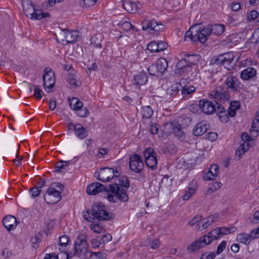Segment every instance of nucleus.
Segmentation results:
<instances>
[{
    "label": "nucleus",
    "instance_id": "27",
    "mask_svg": "<svg viewBox=\"0 0 259 259\" xmlns=\"http://www.w3.org/2000/svg\"><path fill=\"white\" fill-rule=\"evenodd\" d=\"M208 71L211 74L217 73L221 70V65L218 61L217 58L214 60H211L208 66Z\"/></svg>",
    "mask_w": 259,
    "mask_h": 259
},
{
    "label": "nucleus",
    "instance_id": "2",
    "mask_svg": "<svg viewBox=\"0 0 259 259\" xmlns=\"http://www.w3.org/2000/svg\"><path fill=\"white\" fill-rule=\"evenodd\" d=\"M84 218L89 221L96 218L98 220H108L114 218V215L112 213H109L105 210V206L101 203L94 204L91 210L87 211L83 214Z\"/></svg>",
    "mask_w": 259,
    "mask_h": 259
},
{
    "label": "nucleus",
    "instance_id": "32",
    "mask_svg": "<svg viewBox=\"0 0 259 259\" xmlns=\"http://www.w3.org/2000/svg\"><path fill=\"white\" fill-rule=\"evenodd\" d=\"M69 161L61 160L57 162L55 167V171L59 172H63L65 170L66 167L69 165Z\"/></svg>",
    "mask_w": 259,
    "mask_h": 259
},
{
    "label": "nucleus",
    "instance_id": "53",
    "mask_svg": "<svg viewBox=\"0 0 259 259\" xmlns=\"http://www.w3.org/2000/svg\"><path fill=\"white\" fill-rule=\"evenodd\" d=\"M118 25L120 26L125 31H128L131 30L133 27V25L131 24V23L127 21H125L122 24L119 23Z\"/></svg>",
    "mask_w": 259,
    "mask_h": 259
},
{
    "label": "nucleus",
    "instance_id": "24",
    "mask_svg": "<svg viewBox=\"0 0 259 259\" xmlns=\"http://www.w3.org/2000/svg\"><path fill=\"white\" fill-rule=\"evenodd\" d=\"M228 88L233 91H237L239 87V83L237 77L233 76H228L226 81Z\"/></svg>",
    "mask_w": 259,
    "mask_h": 259
},
{
    "label": "nucleus",
    "instance_id": "41",
    "mask_svg": "<svg viewBox=\"0 0 259 259\" xmlns=\"http://www.w3.org/2000/svg\"><path fill=\"white\" fill-rule=\"evenodd\" d=\"M90 229L95 233L101 234L105 231L104 227L99 224H92L90 226Z\"/></svg>",
    "mask_w": 259,
    "mask_h": 259
},
{
    "label": "nucleus",
    "instance_id": "43",
    "mask_svg": "<svg viewBox=\"0 0 259 259\" xmlns=\"http://www.w3.org/2000/svg\"><path fill=\"white\" fill-rule=\"evenodd\" d=\"M222 186V184L219 182H215L209 185L207 190L208 194H211Z\"/></svg>",
    "mask_w": 259,
    "mask_h": 259
},
{
    "label": "nucleus",
    "instance_id": "17",
    "mask_svg": "<svg viewBox=\"0 0 259 259\" xmlns=\"http://www.w3.org/2000/svg\"><path fill=\"white\" fill-rule=\"evenodd\" d=\"M209 96L220 102L226 101L229 99V94L221 88H218L215 90L211 91L209 94Z\"/></svg>",
    "mask_w": 259,
    "mask_h": 259
},
{
    "label": "nucleus",
    "instance_id": "15",
    "mask_svg": "<svg viewBox=\"0 0 259 259\" xmlns=\"http://www.w3.org/2000/svg\"><path fill=\"white\" fill-rule=\"evenodd\" d=\"M199 106L201 111L206 114H211L215 111V105L205 99L200 100Z\"/></svg>",
    "mask_w": 259,
    "mask_h": 259
},
{
    "label": "nucleus",
    "instance_id": "28",
    "mask_svg": "<svg viewBox=\"0 0 259 259\" xmlns=\"http://www.w3.org/2000/svg\"><path fill=\"white\" fill-rule=\"evenodd\" d=\"M199 56L193 54V55H185L184 59L188 64V67L190 69L192 66L196 64L199 61Z\"/></svg>",
    "mask_w": 259,
    "mask_h": 259
},
{
    "label": "nucleus",
    "instance_id": "51",
    "mask_svg": "<svg viewBox=\"0 0 259 259\" xmlns=\"http://www.w3.org/2000/svg\"><path fill=\"white\" fill-rule=\"evenodd\" d=\"M147 49L151 52H158L156 41H152L148 45Z\"/></svg>",
    "mask_w": 259,
    "mask_h": 259
},
{
    "label": "nucleus",
    "instance_id": "33",
    "mask_svg": "<svg viewBox=\"0 0 259 259\" xmlns=\"http://www.w3.org/2000/svg\"><path fill=\"white\" fill-rule=\"evenodd\" d=\"M69 104L71 108L75 111L83 106L82 102L76 98H72L71 99H69Z\"/></svg>",
    "mask_w": 259,
    "mask_h": 259
},
{
    "label": "nucleus",
    "instance_id": "9",
    "mask_svg": "<svg viewBox=\"0 0 259 259\" xmlns=\"http://www.w3.org/2000/svg\"><path fill=\"white\" fill-rule=\"evenodd\" d=\"M129 166L132 171L140 173L144 168V163L140 156L137 154H132L129 158Z\"/></svg>",
    "mask_w": 259,
    "mask_h": 259
},
{
    "label": "nucleus",
    "instance_id": "7",
    "mask_svg": "<svg viewBox=\"0 0 259 259\" xmlns=\"http://www.w3.org/2000/svg\"><path fill=\"white\" fill-rule=\"evenodd\" d=\"M78 33L77 31L63 29L58 33V39L63 44L73 43L77 41L79 37Z\"/></svg>",
    "mask_w": 259,
    "mask_h": 259
},
{
    "label": "nucleus",
    "instance_id": "30",
    "mask_svg": "<svg viewBox=\"0 0 259 259\" xmlns=\"http://www.w3.org/2000/svg\"><path fill=\"white\" fill-rule=\"evenodd\" d=\"M249 149V144L243 143L239 147L236 151V159L239 160L240 159L242 155L244 154Z\"/></svg>",
    "mask_w": 259,
    "mask_h": 259
},
{
    "label": "nucleus",
    "instance_id": "60",
    "mask_svg": "<svg viewBox=\"0 0 259 259\" xmlns=\"http://www.w3.org/2000/svg\"><path fill=\"white\" fill-rule=\"evenodd\" d=\"M30 191L31 192V197L35 198L39 195L41 190H39L38 187H37L31 188Z\"/></svg>",
    "mask_w": 259,
    "mask_h": 259
},
{
    "label": "nucleus",
    "instance_id": "20",
    "mask_svg": "<svg viewBox=\"0 0 259 259\" xmlns=\"http://www.w3.org/2000/svg\"><path fill=\"white\" fill-rule=\"evenodd\" d=\"M209 127L207 121L202 120L198 122L194 126L193 133L195 136H200L207 132Z\"/></svg>",
    "mask_w": 259,
    "mask_h": 259
},
{
    "label": "nucleus",
    "instance_id": "47",
    "mask_svg": "<svg viewBox=\"0 0 259 259\" xmlns=\"http://www.w3.org/2000/svg\"><path fill=\"white\" fill-rule=\"evenodd\" d=\"M75 111L77 114L81 117L87 116L90 113L87 108L83 107V106L82 107L79 108V109L76 110Z\"/></svg>",
    "mask_w": 259,
    "mask_h": 259
},
{
    "label": "nucleus",
    "instance_id": "61",
    "mask_svg": "<svg viewBox=\"0 0 259 259\" xmlns=\"http://www.w3.org/2000/svg\"><path fill=\"white\" fill-rule=\"evenodd\" d=\"M201 220V215H197L193 219L191 220L189 222V224L191 226H194L196 224L199 223Z\"/></svg>",
    "mask_w": 259,
    "mask_h": 259
},
{
    "label": "nucleus",
    "instance_id": "21",
    "mask_svg": "<svg viewBox=\"0 0 259 259\" xmlns=\"http://www.w3.org/2000/svg\"><path fill=\"white\" fill-rule=\"evenodd\" d=\"M3 223L8 231L14 230L17 225L16 218L11 215L6 216L3 219Z\"/></svg>",
    "mask_w": 259,
    "mask_h": 259
},
{
    "label": "nucleus",
    "instance_id": "55",
    "mask_svg": "<svg viewBox=\"0 0 259 259\" xmlns=\"http://www.w3.org/2000/svg\"><path fill=\"white\" fill-rule=\"evenodd\" d=\"M214 221L213 217H209L208 218V220L203 223L202 225V229H205L209 226Z\"/></svg>",
    "mask_w": 259,
    "mask_h": 259
},
{
    "label": "nucleus",
    "instance_id": "13",
    "mask_svg": "<svg viewBox=\"0 0 259 259\" xmlns=\"http://www.w3.org/2000/svg\"><path fill=\"white\" fill-rule=\"evenodd\" d=\"M142 29L144 30H150L160 31L164 28V25L162 23H158L154 20L145 19L142 22Z\"/></svg>",
    "mask_w": 259,
    "mask_h": 259
},
{
    "label": "nucleus",
    "instance_id": "50",
    "mask_svg": "<svg viewBox=\"0 0 259 259\" xmlns=\"http://www.w3.org/2000/svg\"><path fill=\"white\" fill-rule=\"evenodd\" d=\"M34 96L37 99L40 100L42 97V92L39 89V87L37 85H35L34 86Z\"/></svg>",
    "mask_w": 259,
    "mask_h": 259
},
{
    "label": "nucleus",
    "instance_id": "46",
    "mask_svg": "<svg viewBox=\"0 0 259 259\" xmlns=\"http://www.w3.org/2000/svg\"><path fill=\"white\" fill-rule=\"evenodd\" d=\"M195 91V88L192 85H185L182 90V94L185 96L189 95Z\"/></svg>",
    "mask_w": 259,
    "mask_h": 259
},
{
    "label": "nucleus",
    "instance_id": "38",
    "mask_svg": "<svg viewBox=\"0 0 259 259\" xmlns=\"http://www.w3.org/2000/svg\"><path fill=\"white\" fill-rule=\"evenodd\" d=\"M178 70H181L182 72L188 71L190 68L184 58L179 60L176 66Z\"/></svg>",
    "mask_w": 259,
    "mask_h": 259
},
{
    "label": "nucleus",
    "instance_id": "63",
    "mask_svg": "<svg viewBox=\"0 0 259 259\" xmlns=\"http://www.w3.org/2000/svg\"><path fill=\"white\" fill-rule=\"evenodd\" d=\"M198 34H199V37H200V38H199V39H198V41L200 42L201 43L205 42L207 39V37L206 36H205V35H204V33H202L200 31L199 27V30H198Z\"/></svg>",
    "mask_w": 259,
    "mask_h": 259
},
{
    "label": "nucleus",
    "instance_id": "1",
    "mask_svg": "<svg viewBox=\"0 0 259 259\" xmlns=\"http://www.w3.org/2000/svg\"><path fill=\"white\" fill-rule=\"evenodd\" d=\"M130 187V182L126 177L122 176L116 178L115 183L109 185L106 190L107 198L113 203L118 202H126L128 200V196L126 189Z\"/></svg>",
    "mask_w": 259,
    "mask_h": 259
},
{
    "label": "nucleus",
    "instance_id": "6",
    "mask_svg": "<svg viewBox=\"0 0 259 259\" xmlns=\"http://www.w3.org/2000/svg\"><path fill=\"white\" fill-rule=\"evenodd\" d=\"M120 173L117 171L114 170L112 168L104 167L100 169L97 176V179L102 182H109L110 180H113V183H115V180L116 178H120Z\"/></svg>",
    "mask_w": 259,
    "mask_h": 259
},
{
    "label": "nucleus",
    "instance_id": "56",
    "mask_svg": "<svg viewBox=\"0 0 259 259\" xmlns=\"http://www.w3.org/2000/svg\"><path fill=\"white\" fill-rule=\"evenodd\" d=\"M112 239V236L110 234L106 233L104 234L101 239H100V241L103 244H105L106 242H108L111 241Z\"/></svg>",
    "mask_w": 259,
    "mask_h": 259
},
{
    "label": "nucleus",
    "instance_id": "25",
    "mask_svg": "<svg viewBox=\"0 0 259 259\" xmlns=\"http://www.w3.org/2000/svg\"><path fill=\"white\" fill-rule=\"evenodd\" d=\"M256 74V70L253 67H248L244 69L241 73L240 77L244 80H248Z\"/></svg>",
    "mask_w": 259,
    "mask_h": 259
},
{
    "label": "nucleus",
    "instance_id": "59",
    "mask_svg": "<svg viewBox=\"0 0 259 259\" xmlns=\"http://www.w3.org/2000/svg\"><path fill=\"white\" fill-rule=\"evenodd\" d=\"M226 246V242L225 241H222L217 247V253H221L225 249Z\"/></svg>",
    "mask_w": 259,
    "mask_h": 259
},
{
    "label": "nucleus",
    "instance_id": "5",
    "mask_svg": "<svg viewBox=\"0 0 259 259\" xmlns=\"http://www.w3.org/2000/svg\"><path fill=\"white\" fill-rule=\"evenodd\" d=\"M164 131L166 134H173L180 141H184L186 138L184 132L182 131L181 125L177 121L166 123Z\"/></svg>",
    "mask_w": 259,
    "mask_h": 259
},
{
    "label": "nucleus",
    "instance_id": "36",
    "mask_svg": "<svg viewBox=\"0 0 259 259\" xmlns=\"http://www.w3.org/2000/svg\"><path fill=\"white\" fill-rule=\"evenodd\" d=\"M192 184H194L193 187H189L188 191H187L183 196L184 200H187L191 197L197 189L196 182L195 181L192 182Z\"/></svg>",
    "mask_w": 259,
    "mask_h": 259
},
{
    "label": "nucleus",
    "instance_id": "49",
    "mask_svg": "<svg viewBox=\"0 0 259 259\" xmlns=\"http://www.w3.org/2000/svg\"><path fill=\"white\" fill-rule=\"evenodd\" d=\"M258 16V13L256 10H252L248 14L247 16V20L250 22L256 19Z\"/></svg>",
    "mask_w": 259,
    "mask_h": 259
},
{
    "label": "nucleus",
    "instance_id": "22",
    "mask_svg": "<svg viewBox=\"0 0 259 259\" xmlns=\"http://www.w3.org/2000/svg\"><path fill=\"white\" fill-rule=\"evenodd\" d=\"M254 231H251L250 234L242 233L237 235L236 239L238 242L244 244H248L252 240L254 239L253 233Z\"/></svg>",
    "mask_w": 259,
    "mask_h": 259
},
{
    "label": "nucleus",
    "instance_id": "18",
    "mask_svg": "<svg viewBox=\"0 0 259 259\" xmlns=\"http://www.w3.org/2000/svg\"><path fill=\"white\" fill-rule=\"evenodd\" d=\"M75 73V70H74L71 66H70L68 69V76L67 81L72 88H76L81 84V82L80 80L76 77Z\"/></svg>",
    "mask_w": 259,
    "mask_h": 259
},
{
    "label": "nucleus",
    "instance_id": "52",
    "mask_svg": "<svg viewBox=\"0 0 259 259\" xmlns=\"http://www.w3.org/2000/svg\"><path fill=\"white\" fill-rule=\"evenodd\" d=\"M217 107L215 106V111L218 114H222L226 113V110L224 107L220 104H219L217 101L215 102Z\"/></svg>",
    "mask_w": 259,
    "mask_h": 259
},
{
    "label": "nucleus",
    "instance_id": "58",
    "mask_svg": "<svg viewBox=\"0 0 259 259\" xmlns=\"http://www.w3.org/2000/svg\"><path fill=\"white\" fill-rule=\"evenodd\" d=\"M210 30L211 29L209 25L205 26L202 29H200V31L202 33H204V34L205 35V36H206L207 37L209 36L211 34Z\"/></svg>",
    "mask_w": 259,
    "mask_h": 259
},
{
    "label": "nucleus",
    "instance_id": "35",
    "mask_svg": "<svg viewBox=\"0 0 259 259\" xmlns=\"http://www.w3.org/2000/svg\"><path fill=\"white\" fill-rule=\"evenodd\" d=\"M155 64L158 67V69H159L160 71L163 74V73L166 70L168 65V63L166 60L164 58H161L158 59Z\"/></svg>",
    "mask_w": 259,
    "mask_h": 259
},
{
    "label": "nucleus",
    "instance_id": "45",
    "mask_svg": "<svg viewBox=\"0 0 259 259\" xmlns=\"http://www.w3.org/2000/svg\"><path fill=\"white\" fill-rule=\"evenodd\" d=\"M218 176L217 172H213L211 170H209L203 177V179L205 181L213 180Z\"/></svg>",
    "mask_w": 259,
    "mask_h": 259
},
{
    "label": "nucleus",
    "instance_id": "44",
    "mask_svg": "<svg viewBox=\"0 0 259 259\" xmlns=\"http://www.w3.org/2000/svg\"><path fill=\"white\" fill-rule=\"evenodd\" d=\"M85 259H103V255L101 252H92L89 251Z\"/></svg>",
    "mask_w": 259,
    "mask_h": 259
},
{
    "label": "nucleus",
    "instance_id": "23",
    "mask_svg": "<svg viewBox=\"0 0 259 259\" xmlns=\"http://www.w3.org/2000/svg\"><path fill=\"white\" fill-rule=\"evenodd\" d=\"M23 11L27 17L32 16L35 7L29 0H21Z\"/></svg>",
    "mask_w": 259,
    "mask_h": 259
},
{
    "label": "nucleus",
    "instance_id": "37",
    "mask_svg": "<svg viewBox=\"0 0 259 259\" xmlns=\"http://www.w3.org/2000/svg\"><path fill=\"white\" fill-rule=\"evenodd\" d=\"M211 33L215 35H221L224 31L225 27L223 25H210Z\"/></svg>",
    "mask_w": 259,
    "mask_h": 259
},
{
    "label": "nucleus",
    "instance_id": "42",
    "mask_svg": "<svg viewBox=\"0 0 259 259\" xmlns=\"http://www.w3.org/2000/svg\"><path fill=\"white\" fill-rule=\"evenodd\" d=\"M237 106L235 108H233L232 106L228 109V113L225 114V117H224V119L227 121L228 120V116L227 114H229L231 117H234L236 115V110L239 108V104L238 102H236Z\"/></svg>",
    "mask_w": 259,
    "mask_h": 259
},
{
    "label": "nucleus",
    "instance_id": "54",
    "mask_svg": "<svg viewBox=\"0 0 259 259\" xmlns=\"http://www.w3.org/2000/svg\"><path fill=\"white\" fill-rule=\"evenodd\" d=\"M50 187L57 189V191H59L61 193L64 189V186L59 183H53Z\"/></svg>",
    "mask_w": 259,
    "mask_h": 259
},
{
    "label": "nucleus",
    "instance_id": "16",
    "mask_svg": "<svg viewBox=\"0 0 259 259\" xmlns=\"http://www.w3.org/2000/svg\"><path fill=\"white\" fill-rule=\"evenodd\" d=\"M107 188L103 184L99 183H93L87 187V192L89 195H96L102 191H106Z\"/></svg>",
    "mask_w": 259,
    "mask_h": 259
},
{
    "label": "nucleus",
    "instance_id": "31",
    "mask_svg": "<svg viewBox=\"0 0 259 259\" xmlns=\"http://www.w3.org/2000/svg\"><path fill=\"white\" fill-rule=\"evenodd\" d=\"M32 16H31L30 18L31 19L34 20H40L43 18L48 17L50 16V15L48 13H45L40 10H36L33 11Z\"/></svg>",
    "mask_w": 259,
    "mask_h": 259
},
{
    "label": "nucleus",
    "instance_id": "12",
    "mask_svg": "<svg viewBox=\"0 0 259 259\" xmlns=\"http://www.w3.org/2000/svg\"><path fill=\"white\" fill-rule=\"evenodd\" d=\"M61 198L60 192L53 187H49L44 196L45 200L49 204L56 203L61 199Z\"/></svg>",
    "mask_w": 259,
    "mask_h": 259
},
{
    "label": "nucleus",
    "instance_id": "3",
    "mask_svg": "<svg viewBox=\"0 0 259 259\" xmlns=\"http://www.w3.org/2000/svg\"><path fill=\"white\" fill-rule=\"evenodd\" d=\"M220 232L219 228L210 231L207 235H204L192 243L188 246L187 249L192 252L198 249L209 244L213 240H217L220 237Z\"/></svg>",
    "mask_w": 259,
    "mask_h": 259
},
{
    "label": "nucleus",
    "instance_id": "62",
    "mask_svg": "<svg viewBox=\"0 0 259 259\" xmlns=\"http://www.w3.org/2000/svg\"><path fill=\"white\" fill-rule=\"evenodd\" d=\"M158 52L163 51L166 49V44L164 41H160L157 43Z\"/></svg>",
    "mask_w": 259,
    "mask_h": 259
},
{
    "label": "nucleus",
    "instance_id": "64",
    "mask_svg": "<svg viewBox=\"0 0 259 259\" xmlns=\"http://www.w3.org/2000/svg\"><path fill=\"white\" fill-rule=\"evenodd\" d=\"M99 237H98L96 238L93 239L92 240V245L94 248L98 247L100 244H102L100 240H99Z\"/></svg>",
    "mask_w": 259,
    "mask_h": 259
},
{
    "label": "nucleus",
    "instance_id": "14",
    "mask_svg": "<svg viewBox=\"0 0 259 259\" xmlns=\"http://www.w3.org/2000/svg\"><path fill=\"white\" fill-rule=\"evenodd\" d=\"M199 25L198 24L192 26L188 31L185 33V40L188 41L190 40L192 42L198 41L199 34Z\"/></svg>",
    "mask_w": 259,
    "mask_h": 259
},
{
    "label": "nucleus",
    "instance_id": "26",
    "mask_svg": "<svg viewBox=\"0 0 259 259\" xmlns=\"http://www.w3.org/2000/svg\"><path fill=\"white\" fill-rule=\"evenodd\" d=\"M74 133L80 139H84L88 136V131L80 124H76Z\"/></svg>",
    "mask_w": 259,
    "mask_h": 259
},
{
    "label": "nucleus",
    "instance_id": "57",
    "mask_svg": "<svg viewBox=\"0 0 259 259\" xmlns=\"http://www.w3.org/2000/svg\"><path fill=\"white\" fill-rule=\"evenodd\" d=\"M69 241V239L67 236L63 235L60 238L59 245L61 246H66Z\"/></svg>",
    "mask_w": 259,
    "mask_h": 259
},
{
    "label": "nucleus",
    "instance_id": "19",
    "mask_svg": "<svg viewBox=\"0 0 259 259\" xmlns=\"http://www.w3.org/2000/svg\"><path fill=\"white\" fill-rule=\"evenodd\" d=\"M122 5L123 8L130 13H135L142 6L139 2H125L123 0H122Z\"/></svg>",
    "mask_w": 259,
    "mask_h": 259
},
{
    "label": "nucleus",
    "instance_id": "34",
    "mask_svg": "<svg viewBox=\"0 0 259 259\" xmlns=\"http://www.w3.org/2000/svg\"><path fill=\"white\" fill-rule=\"evenodd\" d=\"M179 92L178 84H174L167 89L166 94L168 97H175Z\"/></svg>",
    "mask_w": 259,
    "mask_h": 259
},
{
    "label": "nucleus",
    "instance_id": "29",
    "mask_svg": "<svg viewBox=\"0 0 259 259\" xmlns=\"http://www.w3.org/2000/svg\"><path fill=\"white\" fill-rule=\"evenodd\" d=\"M147 81V77L144 72H141L139 74L135 76L134 83L137 85L144 84Z\"/></svg>",
    "mask_w": 259,
    "mask_h": 259
},
{
    "label": "nucleus",
    "instance_id": "4",
    "mask_svg": "<svg viewBox=\"0 0 259 259\" xmlns=\"http://www.w3.org/2000/svg\"><path fill=\"white\" fill-rule=\"evenodd\" d=\"M87 237L84 234H81L76 238L74 243V255H76L80 259H85L87 254L89 251Z\"/></svg>",
    "mask_w": 259,
    "mask_h": 259
},
{
    "label": "nucleus",
    "instance_id": "39",
    "mask_svg": "<svg viewBox=\"0 0 259 259\" xmlns=\"http://www.w3.org/2000/svg\"><path fill=\"white\" fill-rule=\"evenodd\" d=\"M141 112L143 118H150L153 113V110L149 106H143L142 107Z\"/></svg>",
    "mask_w": 259,
    "mask_h": 259
},
{
    "label": "nucleus",
    "instance_id": "48",
    "mask_svg": "<svg viewBox=\"0 0 259 259\" xmlns=\"http://www.w3.org/2000/svg\"><path fill=\"white\" fill-rule=\"evenodd\" d=\"M219 230L220 232V235H226L228 234L229 233L234 232L236 230V228L234 227L232 228H226V227H222V228H219Z\"/></svg>",
    "mask_w": 259,
    "mask_h": 259
},
{
    "label": "nucleus",
    "instance_id": "11",
    "mask_svg": "<svg viewBox=\"0 0 259 259\" xmlns=\"http://www.w3.org/2000/svg\"><path fill=\"white\" fill-rule=\"evenodd\" d=\"M44 87L46 91L50 92L55 82V73L50 68H46L43 75Z\"/></svg>",
    "mask_w": 259,
    "mask_h": 259
},
{
    "label": "nucleus",
    "instance_id": "10",
    "mask_svg": "<svg viewBox=\"0 0 259 259\" xmlns=\"http://www.w3.org/2000/svg\"><path fill=\"white\" fill-rule=\"evenodd\" d=\"M217 59L221 65H223L228 70L232 69L235 66L234 63L233 62L234 55L232 52H228L220 55Z\"/></svg>",
    "mask_w": 259,
    "mask_h": 259
},
{
    "label": "nucleus",
    "instance_id": "8",
    "mask_svg": "<svg viewBox=\"0 0 259 259\" xmlns=\"http://www.w3.org/2000/svg\"><path fill=\"white\" fill-rule=\"evenodd\" d=\"M144 156L146 164L152 169L157 168V159L156 153L153 148L149 147L144 151Z\"/></svg>",
    "mask_w": 259,
    "mask_h": 259
},
{
    "label": "nucleus",
    "instance_id": "40",
    "mask_svg": "<svg viewBox=\"0 0 259 259\" xmlns=\"http://www.w3.org/2000/svg\"><path fill=\"white\" fill-rule=\"evenodd\" d=\"M149 73L151 75L159 76L162 75V73L158 69V67L156 64L151 65L148 68Z\"/></svg>",
    "mask_w": 259,
    "mask_h": 259
}]
</instances>
